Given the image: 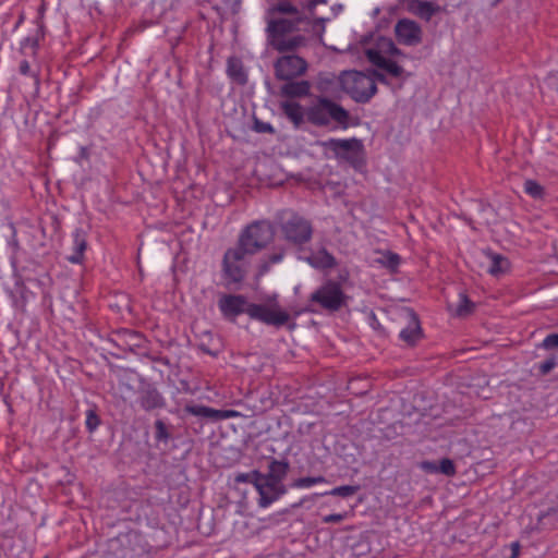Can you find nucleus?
I'll return each instance as SVG.
<instances>
[{
    "instance_id": "nucleus-1",
    "label": "nucleus",
    "mask_w": 558,
    "mask_h": 558,
    "mask_svg": "<svg viewBox=\"0 0 558 558\" xmlns=\"http://www.w3.org/2000/svg\"><path fill=\"white\" fill-rule=\"evenodd\" d=\"M307 122L317 128H327L333 122L332 130L359 125V120H353L345 108L326 96H317L307 106Z\"/></svg>"
},
{
    "instance_id": "nucleus-4",
    "label": "nucleus",
    "mask_w": 558,
    "mask_h": 558,
    "mask_svg": "<svg viewBox=\"0 0 558 558\" xmlns=\"http://www.w3.org/2000/svg\"><path fill=\"white\" fill-rule=\"evenodd\" d=\"M341 89L357 104H367L377 94L378 88L372 76L364 72H343L340 77Z\"/></svg>"
},
{
    "instance_id": "nucleus-7",
    "label": "nucleus",
    "mask_w": 558,
    "mask_h": 558,
    "mask_svg": "<svg viewBox=\"0 0 558 558\" xmlns=\"http://www.w3.org/2000/svg\"><path fill=\"white\" fill-rule=\"evenodd\" d=\"M348 299L349 296L343 292L341 284L331 279H328L310 295L312 303H316L323 310L331 313L347 306Z\"/></svg>"
},
{
    "instance_id": "nucleus-18",
    "label": "nucleus",
    "mask_w": 558,
    "mask_h": 558,
    "mask_svg": "<svg viewBox=\"0 0 558 558\" xmlns=\"http://www.w3.org/2000/svg\"><path fill=\"white\" fill-rule=\"evenodd\" d=\"M407 314L409 317V325L400 331L399 337L408 345L413 347L422 338L423 332L416 313L409 308L407 310Z\"/></svg>"
},
{
    "instance_id": "nucleus-30",
    "label": "nucleus",
    "mask_w": 558,
    "mask_h": 558,
    "mask_svg": "<svg viewBox=\"0 0 558 558\" xmlns=\"http://www.w3.org/2000/svg\"><path fill=\"white\" fill-rule=\"evenodd\" d=\"M183 411L187 414L198 416V417H205L214 421V414L216 413V409L203 405V404H194L190 403L186 404L183 409Z\"/></svg>"
},
{
    "instance_id": "nucleus-13",
    "label": "nucleus",
    "mask_w": 558,
    "mask_h": 558,
    "mask_svg": "<svg viewBox=\"0 0 558 558\" xmlns=\"http://www.w3.org/2000/svg\"><path fill=\"white\" fill-rule=\"evenodd\" d=\"M398 41L405 46H416L422 41V29L420 25L411 20H400L395 26Z\"/></svg>"
},
{
    "instance_id": "nucleus-5",
    "label": "nucleus",
    "mask_w": 558,
    "mask_h": 558,
    "mask_svg": "<svg viewBox=\"0 0 558 558\" xmlns=\"http://www.w3.org/2000/svg\"><path fill=\"white\" fill-rule=\"evenodd\" d=\"M247 254L236 245L229 247L222 257L221 275L230 290H239L247 275L245 256Z\"/></svg>"
},
{
    "instance_id": "nucleus-49",
    "label": "nucleus",
    "mask_w": 558,
    "mask_h": 558,
    "mask_svg": "<svg viewBox=\"0 0 558 558\" xmlns=\"http://www.w3.org/2000/svg\"><path fill=\"white\" fill-rule=\"evenodd\" d=\"M20 73L23 74V75H27L29 74L31 72V65L28 63V61L26 60H23L21 63H20Z\"/></svg>"
},
{
    "instance_id": "nucleus-15",
    "label": "nucleus",
    "mask_w": 558,
    "mask_h": 558,
    "mask_svg": "<svg viewBox=\"0 0 558 558\" xmlns=\"http://www.w3.org/2000/svg\"><path fill=\"white\" fill-rule=\"evenodd\" d=\"M247 299L242 294H227L219 300V308L226 317H235L240 314H247Z\"/></svg>"
},
{
    "instance_id": "nucleus-21",
    "label": "nucleus",
    "mask_w": 558,
    "mask_h": 558,
    "mask_svg": "<svg viewBox=\"0 0 558 558\" xmlns=\"http://www.w3.org/2000/svg\"><path fill=\"white\" fill-rule=\"evenodd\" d=\"M408 11L421 20L429 22L432 17L440 11V7L426 0H409Z\"/></svg>"
},
{
    "instance_id": "nucleus-6",
    "label": "nucleus",
    "mask_w": 558,
    "mask_h": 558,
    "mask_svg": "<svg viewBox=\"0 0 558 558\" xmlns=\"http://www.w3.org/2000/svg\"><path fill=\"white\" fill-rule=\"evenodd\" d=\"M290 471V462L287 459L270 458L267 472L262 473L258 470H252L247 473H236L234 483H247L254 487L258 484L283 482Z\"/></svg>"
},
{
    "instance_id": "nucleus-43",
    "label": "nucleus",
    "mask_w": 558,
    "mask_h": 558,
    "mask_svg": "<svg viewBox=\"0 0 558 558\" xmlns=\"http://www.w3.org/2000/svg\"><path fill=\"white\" fill-rule=\"evenodd\" d=\"M238 415H239V413L234 410H217L216 409V413L214 414V421H221V420H226V418H230V417H235Z\"/></svg>"
},
{
    "instance_id": "nucleus-16",
    "label": "nucleus",
    "mask_w": 558,
    "mask_h": 558,
    "mask_svg": "<svg viewBox=\"0 0 558 558\" xmlns=\"http://www.w3.org/2000/svg\"><path fill=\"white\" fill-rule=\"evenodd\" d=\"M365 56L372 64L376 65L378 69L387 72L393 77H401L404 73V69L401 65H399L396 61L384 57L377 49H367L365 51Z\"/></svg>"
},
{
    "instance_id": "nucleus-12",
    "label": "nucleus",
    "mask_w": 558,
    "mask_h": 558,
    "mask_svg": "<svg viewBox=\"0 0 558 558\" xmlns=\"http://www.w3.org/2000/svg\"><path fill=\"white\" fill-rule=\"evenodd\" d=\"M109 341L123 352H135L144 347L146 339L138 331L123 328L112 331Z\"/></svg>"
},
{
    "instance_id": "nucleus-52",
    "label": "nucleus",
    "mask_w": 558,
    "mask_h": 558,
    "mask_svg": "<svg viewBox=\"0 0 558 558\" xmlns=\"http://www.w3.org/2000/svg\"><path fill=\"white\" fill-rule=\"evenodd\" d=\"M327 0H310L307 8L308 10H313L318 3H326Z\"/></svg>"
},
{
    "instance_id": "nucleus-46",
    "label": "nucleus",
    "mask_w": 558,
    "mask_h": 558,
    "mask_svg": "<svg viewBox=\"0 0 558 558\" xmlns=\"http://www.w3.org/2000/svg\"><path fill=\"white\" fill-rule=\"evenodd\" d=\"M89 159V149L86 146H81L78 155L74 158L75 162L81 163L83 160Z\"/></svg>"
},
{
    "instance_id": "nucleus-45",
    "label": "nucleus",
    "mask_w": 558,
    "mask_h": 558,
    "mask_svg": "<svg viewBox=\"0 0 558 558\" xmlns=\"http://www.w3.org/2000/svg\"><path fill=\"white\" fill-rule=\"evenodd\" d=\"M347 517H348V512L331 513V514L325 515L323 518V522L324 523H339V522L343 521L344 519H347Z\"/></svg>"
},
{
    "instance_id": "nucleus-31",
    "label": "nucleus",
    "mask_w": 558,
    "mask_h": 558,
    "mask_svg": "<svg viewBox=\"0 0 558 558\" xmlns=\"http://www.w3.org/2000/svg\"><path fill=\"white\" fill-rule=\"evenodd\" d=\"M475 304L468 298L466 294H459V302L456 306L454 314L458 317H466L473 313Z\"/></svg>"
},
{
    "instance_id": "nucleus-40",
    "label": "nucleus",
    "mask_w": 558,
    "mask_h": 558,
    "mask_svg": "<svg viewBox=\"0 0 558 558\" xmlns=\"http://www.w3.org/2000/svg\"><path fill=\"white\" fill-rule=\"evenodd\" d=\"M538 348L544 350H553L558 348V333H549L545 337V339L538 344Z\"/></svg>"
},
{
    "instance_id": "nucleus-28",
    "label": "nucleus",
    "mask_w": 558,
    "mask_h": 558,
    "mask_svg": "<svg viewBox=\"0 0 558 558\" xmlns=\"http://www.w3.org/2000/svg\"><path fill=\"white\" fill-rule=\"evenodd\" d=\"M284 253H286L284 250L280 248L277 252H274V253L263 257L258 264L257 276L262 277V276L266 275L270 270V267L274 264H278L283 259Z\"/></svg>"
},
{
    "instance_id": "nucleus-42",
    "label": "nucleus",
    "mask_w": 558,
    "mask_h": 558,
    "mask_svg": "<svg viewBox=\"0 0 558 558\" xmlns=\"http://www.w3.org/2000/svg\"><path fill=\"white\" fill-rule=\"evenodd\" d=\"M367 75L372 76L375 84H376V82H379L381 84L389 85L387 75L379 70H376V69L369 70Z\"/></svg>"
},
{
    "instance_id": "nucleus-25",
    "label": "nucleus",
    "mask_w": 558,
    "mask_h": 558,
    "mask_svg": "<svg viewBox=\"0 0 558 558\" xmlns=\"http://www.w3.org/2000/svg\"><path fill=\"white\" fill-rule=\"evenodd\" d=\"M227 74L238 85L247 84L248 77L244 70L243 62L236 57H230L227 61Z\"/></svg>"
},
{
    "instance_id": "nucleus-14",
    "label": "nucleus",
    "mask_w": 558,
    "mask_h": 558,
    "mask_svg": "<svg viewBox=\"0 0 558 558\" xmlns=\"http://www.w3.org/2000/svg\"><path fill=\"white\" fill-rule=\"evenodd\" d=\"M255 489L259 495L257 504L260 508L269 507L288 492L283 482L257 484Z\"/></svg>"
},
{
    "instance_id": "nucleus-51",
    "label": "nucleus",
    "mask_w": 558,
    "mask_h": 558,
    "mask_svg": "<svg viewBox=\"0 0 558 558\" xmlns=\"http://www.w3.org/2000/svg\"><path fill=\"white\" fill-rule=\"evenodd\" d=\"M24 46H31L33 49H36L38 47V39L28 37L25 39Z\"/></svg>"
},
{
    "instance_id": "nucleus-34",
    "label": "nucleus",
    "mask_w": 558,
    "mask_h": 558,
    "mask_svg": "<svg viewBox=\"0 0 558 558\" xmlns=\"http://www.w3.org/2000/svg\"><path fill=\"white\" fill-rule=\"evenodd\" d=\"M524 192L536 199L544 196V187L537 181L531 179L525 180Z\"/></svg>"
},
{
    "instance_id": "nucleus-27",
    "label": "nucleus",
    "mask_w": 558,
    "mask_h": 558,
    "mask_svg": "<svg viewBox=\"0 0 558 558\" xmlns=\"http://www.w3.org/2000/svg\"><path fill=\"white\" fill-rule=\"evenodd\" d=\"M154 438L157 444L167 445L172 439V429L171 425H168L163 420H156L154 423Z\"/></svg>"
},
{
    "instance_id": "nucleus-8",
    "label": "nucleus",
    "mask_w": 558,
    "mask_h": 558,
    "mask_svg": "<svg viewBox=\"0 0 558 558\" xmlns=\"http://www.w3.org/2000/svg\"><path fill=\"white\" fill-rule=\"evenodd\" d=\"M317 145L331 150L336 158L343 159L354 167L361 161L363 154L362 141L356 137L344 140L329 138L327 141H318Z\"/></svg>"
},
{
    "instance_id": "nucleus-54",
    "label": "nucleus",
    "mask_w": 558,
    "mask_h": 558,
    "mask_svg": "<svg viewBox=\"0 0 558 558\" xmlns=\"http://www.w3.org/2000/svg\"><path fill=\"white\" fill-rule=\"evenodd\" d=\"M51 220H52L53 223H57V218L56 217L52 216Z\"/></svg>"
},
{
    "instance_id": "nucleus-53",
    "label": "nucleus",
    "mask_w": 558,
    "mask_h": 558,
    "mask_svg": "<svg viewBox=\"0 0 558 558\" xmlns=\"http://www.w3.org/2000/svg\"><path fill=\"white\" fill-rule=\"evenodd\" d=\"M154 361H155V362H158V363H161V364H163V365H166V366H169V365H170V361H169V359H168V357H166V356H159V357H156V359H154Z\"/></svg>"
},
{
    "instance_id": "nucleus-39",
    "label": "nucleus",
    "mask_w": 558,
    "mask_h": 558,
    "mask_svg": "<svg viewBox=\"0 0 558 558\" xmlns=\"http://www.w3.org/2000/svg\"><path fill=\"white\" fill-rule=\"evenodd\" d=\"M384 265L390 270L395 271L400 265L401 258L397 253L388 251L385 255Z\"/></svg>"
},
{
    "instance_id": "nucleus-55",
    "label": "nucleus",
    "mask_w": 558,
    "mask_h": 558,
    "mask_svg": "<svg viewBox=\"0 0 558 558\" xmlns=\"http://www.w3.org/2000/svg\"><path fill=\"white\" fill-rule=\"evenodd\" d=\"M44 558H48V557H44Z\"/></svg>"
},
{
    "instance_id": "nucleus-44",
    "label": "nucleus",
    "mask_w": 558,
    "mask_h": 558,
    "mask_svg": "<svg viewBox=\"0 0 558 558\" xmlns=\"http://www.w3.org/2000/svg\"><path fill=\"white\" fill-rule=\"evenodd\" d=\"M420 468L426 472V473H429V474H436L438 473V463L435 462V461H428V460H425V461H422L420 463Z\"/></svg>"
},
{
    "instance_id": "nucleus-36",
    "label": "nucleus",
    "mask_w": 558,
    "mask_h": 558,
    "mask_svg": "<svg viewBox=\"0 0 558 558\" xmlns=\"http://www.w3.org/2000/svg\"><path fill=\"white\" fill-rule=\"evenodd\" d=\"M86 428L89 433H93L100 425V417L97 414L95 409H89L86 411Z\"/></svg>"
},
{
    "instance_id": "nucleus-38",
    "label": "nucleus",
    "mask_w": 558,
    "mask_h": 558,
    "mask_svg": "<svg viewBox=\"0 0 558 558\" xmlns=\"http://www.w3.org/2000/svg\"><path fill=\"white\" fill-rule=\"evenodd\" d=\"M271 12L280 14H298L299 10L295 5L290 2H279L272 7Z\"/></svg>"
},
{
    "instance_id": "nucleus-50",
    "label": "nucleus",
    "mask_w": 558,
    "mask_h": 558,
    "mask_svg": "<svg viewBox=\"0 0 558 558\" xmlns=\"http://www.w3.org/2000/svg\"><path fill=\"white\" fill-rule=\"evenodd\" d=\"M511 550H512L511 558H517L519 556V553H520V544H519V542H514V543L511 544Z\"/></svg>"
},
{
    "instance_id": "nucleus-10",
    "label": "nucleus",
    "mask_w": 558,
    "mask_h": 558,
    "mask_svg": "<svg viewBox=\"0 0 558 558\" xmlns=\"http://www.w3.org/2000/svg\"><path fill=\"white\" fill-rule=\"evenodd\" d=\"M307 66V62L296 54L282 56L274 63L275 76L279 81L295 80L305 74Z\"/></svg>"
},
{
    "instance_id": "nucleus-32",
    "label": "nucleus",
    "mask_w": 558,
    "mask_h": 558,
    "mask_svg": "<svg viewBox=\"0 0 558 558\" xmlns=\"http://www.w3.org/2000/svg\"><path fill=\"white\" fill-rule=\"evenodd\" d=\"M327 482L326 477L323 475L318 476H304L299 477L292 481L290 487L292 488H308L313 485L320 484Z\"/></svg>"
},
{
    "instance_id": "nucleus-29",
    "label": "nucleus",
    "mask_w": 558,
    "mask_h": 558,
    "mask_svg": "<svg viewBox=\"0 0 558 558\" xmlns=\"http://www.w3.org/2000/svg\"><path fill=\"white\" fill-rule=\"evenodd\" d=\"M304 43V37L301 35L294 36L289 39H278L272 41V47L279 52L293 51Z\"/></svg>"
},
{
    "instance_id": "nucleus-41",
    "label": "nucleus",
    "mask_w": 558,
    "mask_h": 558,
    "mask_svg": "<svg viewBox=\"0 0 558 558\" xmlns=\"http://www.w3.org/2000/svg\"><path fill=\"white\" fill-rule=\"evenodd\" d=\"M254 131L257 133H269V134L275 133V129L272 128V125L270 123L263 122L257 119L254 121Z\"/></svg>"
},
{
    "instance_id": "nucleus-37",
    "label": "nucleus",
    "mask_w": 558,
    "mask_h": 558,
    "mask_svg": "<svg viewBox=\"0 0 558 558\" xmlns=\"http://www.w3.org/2000/svg\"><path fill=\"white\" fill-rule=\"evenodd\" d=\"M438 473L447 476H453L457 473L453 461L449 458H444L438 463Z\"/></svg>"
},
{
    "instance_id": "nucleus-47",
    "label": "nucleus",
    "mask_w": 558,
    "mask_h": 558,
    "mask_svg": "<svg viewBox=\"0 0 558 558\" xmlns=\"http://www.w3.org/2000/svg\"><path fill=\"white\" fill-rule=\"evenodd\" d=\"M198 349L208 354V355H211V356H217L219 354V349H211L209 345H207L206 343L202 342L198 344Z\"/></svg>"
},
{
    "instance_id": "nucleus-3",
    "label": "nucleus",
    "mask_w": 558,
    "mask_h": 558,
    "mask_svg": "<svg viewBox=\"0 0 558 558\" xmlns=\"http://www.w3.org/2000/svg\"><path fill=\"white\" fill-rule=\"evenodd\" d=\"M280 230L283 239L298 247L311 242L314 228L311 220L296 211H284L279 217Z\"/></svg>"
},
{
    "instance_id": "nucleus-19",
    "label": "nucleus",
    "mask_w": 558,
    "mask_h": 558,
    "mask_svg": "<svg viewBox=\"0 0 558 558\" xmlns=\"http://www.w3.org/2000/svg\"><path fill=\"white\" fill-rule=\"evenodd\" d=\"M312 84L306 80H291L284 81V84L280 87V95L286 98H303L310 96Z\"/></svg>"
},
{
    "instance_id": "nucleus-35",
    "label": "nucleus",
    "mask_w": 558,
    "mask_h": 558,
    "mask_svg": "<svg viewBox=\"0 0 558 558\" xmlns=\"http://www.w3.org/2000/svg\"><path fill=\"white\" fill-rule=\"evenodd\" d=\"M556 365H557V356L555 354H551L544 362H542L537 365L538 375L539 376L548 375L555 368Z\"/></svg>"
},
{
    "instance_id": "nucleus-33",
    "label": "nucleus",
    "mask_w": 558,
    "mask_h": 558,
    "mask_svg": "<svg viewBox=\"0 0 558 558\" xmlns=\"http://www.w3.org/2000/svg\"><path fill=\"white\" fill-rule=\"evenodd\" d=\"M379 49L378 51L383 53H387L393 57H405V54L400 50L395 43L389 38H380L378 43Z\"/></svg>"
},
{
    "instance_id": "nucleus-2",
    "label": "nucleus",
    "mask_w": 558,
    "mask_h": 558,
    "mask_svg": "<svg viewBox=\"0 0 558 558\" xmlns=\"http://www.w3.org/2000/svg\"><path fill=\"white\" fill-rule=\"evenodd\" d=\"M275 228L268 220H257L246 226L240 233L236 246L248 255L266 248L275 238Z\"/></svg>"
},
{
    "instance_id": "nucleus-26",
    "label": "nucleus",
    "mask_w": 558,
    "mask_h": 558,
    "mask_svg": "<svg viewBox=\"0 0 558 558\" xmlns=\"http://www.w3.org/2000/svg\"><path fill=\"white\" fill-rule=\"evenodd\" d=\"M487 256L490 259V265L488 267V272L490 275L499 276L508 271L510 265L508 258L493 252H487Z\"/></svg>"
},
{
    "instance_id": "nucleus-11",
    "label": "nucleus",
    "mask_w": 558,
    "mask_h": 558,
    "mask_svg": "<svg viewBox=\"0 0 558 558\" xmlns=\"http://www.w3.org/2000/svg\"><path fill=\"white\" fill-rule=\"evenodd\" d=\"M247 315L252 319L275 327H282L290 320L288 312L280 308H271L265 304L251 303L248 305Z\"/></svg>"
},
{
    "instance_id": "nucleus-20",
    "label": "nucleus",
    "mask_w": 558,
    "mask_h": 558,
    "mask_svg": "<svg viewBox=\"0 0 558 558\" xmlns=\"http://www.w3.org/2000/svg\"><path fill=\"white\" fill-rule=\"evenodd\" d=\"M280 107L283 114L293 123L295 129H300L307 122V107H303L296 101H283Z\"/></svg>"
},
{
    "instance_id": "nucleus-9",
    "label": "nucleus",
    "mask_w": 558,
    "mask_h": 558,
    "mask_svg": "<svg viewBox=\"0 0 558 558\" xmlns=\"http://www.w3.org/2000/svg\"><path fill=\"white\" fill-rule=\"evenodd\" d=\"M136 403L147 413L166 409L167 400L154 383L141 378L136 390Z\"/></svg>"
},
{
    "instance_id": "nucleus-22",
    "label": "nucleus",
    "mask_w": 558,
    "mask_h": 558,
    "mask_svg": "<svg viewBox=\"0 0 558 558\" xmlns=\"http://www.w3.org/2000/svg\"><path fill=\"white\" fill-rule=\"evenodd\" d=\"M72 238V254L68 256V260L72 264H82L85 251L87 250V232L81 228L75 229Z\"/></svg>"
},
{
    "instance_id": "nucleus-17",
    "label": "nucleus",
    "mask_w": 558,
    "mask_h": 558,
    "mask_svg": "<svg viewBox=\"0 0 558 558\" xmlns=\"http://www.w3.org/2000/svg\"><path fill=\"white\" fill-rule=\"evenodd\" d=\"M298 22L288 19L270 20L266 28L270 44L272 45V41L282 39L287 34L296 31Z\"/></svg>"
},
{
    "instance_id": "nucleus-24",
    "label": "nucleus",
    "mask_w": 558,
    "mask_h": 558,
    "mask_svg": "<svg viewBox=\"0 0 558 558\" xmlns=\"http://www.w3.org/2000/svg\"><path fill=\"white\" fill-rule=\"evenodd\" d=\"M360 489V486H353V485H343L332 488L329 492L320 493V494H314L312 496H305L302 499H300L298 502L293 504L291 508L296 509L302 507L307 500H314L316 497L325 496V495H331V496H339V497H350L356 494Z\"/></svg>"
},
{
    "instance_id": "nucleus-48",
    "label": "nucleus",
    "mask_w": 558,
    "mask_h": 558,
    "mask_svg": "<svg viewBox=\"0 0 558 558\" xmlns=\"http://www.w3.org/2000/svg\"><path fill=\"white\" fill-rule=\"evenodd\" d=\"M326 21H328V19H325V17H317L315 19L314 21V25L313 27L316 29V28H319L320 33H323L325 31V23Z\"/></svg>"
},
{
    "instance_id": "nucleus-23",
    "label": "nucleus",
    "mask_w": 558,
    "mask_h": 558,
    "mask_svg": "<svg viewBox=\"0 0 558 558\" xmlns=\"http://www.w3.org/2000/svg\"><path fill=\"white\" fill-rule=\"evenodd\" d=\"M312 267L320 270L335 268L338 263L336 257L330 254L325 247H322L316 253H312L304 258Z\"/></svg>"
}]
</instances>
